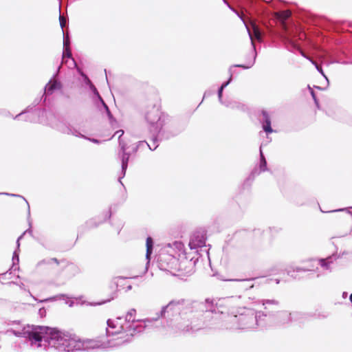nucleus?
I'll list each match as a JSON object with an SVG mask.
<instances>
[{
  "mask_svg": "<svg viewBox=\"0 0 352 352\" xmlns=\"http://www.w3.org/2000/svg\"><path fill=\"white\" fill-rule=\"evenodd\" d=\"M121 280H124V279L120 277L116 278L102 288L100 293L101 302H98L99 305L109 302L117 296L118 282Z\"/></svg>",
  "mask_w": 352,
  "mask_h": 352,
  "instance_id": "4",
  "label": "nucleus"
},
{
  "mask_svg": "<svg viewBox=\"0 0 352 352\" xmlns=\"http://www.w3.org/2000/svg\"><path fill=\"white\" fill-rule=\"evenodd\" d=\"M311 94H312L313 97H314V98H315V96H314V92H313V91L311 92Z\"/></svg>",
  "mask_w": 352,
  "mask_h": 352,
  "instance_id": "24",
  "label": "nucleus"
},
{
  "mask_svg": "<svg viewBox=\"0 0 352 352\" xmlns=\"http://www.w3.org/2000/svg\"><path fill=\"white\" fill-rule=\"evenodd\" d=\"M28 338L31 342L47 340L55 348L61 351L73 352L81 350L84 342L77 336L65 333L56 328L39 326L28 332Z\"/></svg>",
  "mask_w": 352,
  "mask_h": 352,
  "instance_id": "1",
  "label": "nucleus"
},
{
  "mask_svg": "<svg viewBox=\"0 0 352 352\" xmlns=\"http://www.w3.org/2000/svg\"><path fill=\"white\" fill-rule=\"evenodd\" d=\"M108 327L107 329V333L109 335H121L120 338L123 340V342H130L133 337V333L129 331H125L124 325L122 324V320L120 318H116L115 320L109 319L107 320Z\"/></svg>",
  "mask_w": 352,
  "mask_h": 352,
  "instance_id": "3",
  "label": "nucleus"
},
{
  "mask_svg": "<svg viewBox=\"0 0 352 352\" xmlns=\"http://www.w3.org/2000/svg\"><path fill=\"white\" fill-rule=\"evenodd\" d=\"M237 67H243V68H247L248 67H245L243 65H236Z\"/></svg>",
  "mask_w": 352,
  "mask_h": 352,
  "instance_id": "21",
  "label": "nucleus"
},
{
  "mask_svg": "<svg viewBox=\"0 0 352 352\" xmlns=\"http://www.w3.org/2000/svg\"><path fill=\"white\" fill-rule=\"evenodd\" d=\"M278 304V302L276 300H266L263 303L264 309L266 311V313L270 314V309L271 307H272V306L277 307Z\"/></svg>",
  "mask_w": 352,
  "mask_h": 352,
  "instance_id": "11",
  "label": "nucleus"
},
{
  "mask_svg": "<svg viewBox=\"0 0 352 352\" xmlns=\"http://www.w3.org/2000/svg\"><path fill=\"white\" fill-rule=\"evenodd\" d=\"M171 306V303H170L168 306H166V307L165 308L166 309H168Z\"/></svg>",
  "mask_w": 352,
  "mask_h": 352,
  "instance_id": "22",
  "label": "nucleus"
},
{
  "mask_svg": "<svg viewBox=\"0 0 352 352\" xmlns=\"http://www.w3.org/2000/svg\"><path fill=\"white\" fill-rule=\"evenodd\" d=\"M52 261L56 265H59L60 263H62L63 264L65 274L69 278L74 277L80 273L79 267L73 263L67 261H59L56 258H52Z\"/></svg>",
  "mask_w": 352,
  "mask_h": 352,
  "instance_id": "5",
  "label": "nucleus"
},
{
  "mask_svg": "<svg viewBox=\"0 0 352 352\" xmlns=\"http://www.w3.org/2000/svg\"><path fill=\"white\" fill-rule=\"evenodd\" d=\"M174 244L177 248H182L184 246L181 242H175Z\"/></svg>",
  "mask_w": 352,
  "mask_h": 352,
  "instance_id": "18",
  "label": "nucleus"
},
{
  "mask_svg": "<svg viewBox=\"0 0 352 352\" xmlns=\"http://www.w3.org/2000/svg\"><path fill=\"white\" fill-rule=\"evenodd\" d=\"M291 14L292 13L289 10H283L275 14L276 19L281 22L282 26L285 30H286L285 21L289 19Z\"/></svg>",
  "mask_w": 352,
  "mask_h": 352,
  "instance_id": "8",
  "label": "nucleus"
},
{
  "mask_svg": "<svg viewBox=\"0 0 352 352\" xmlns=\"http://www.w3.org/2000/svg\"><path fill=\"white\" fill-rule=\"evenodd\" d=\"M128 288H129V289H131V285H129V286H128Z\"/></svg>",
  "mask_w": 352,
  "mask_h": 352,
  "instance_id": "25",
  "label": "nucleus"
},
{
  "mask_svg": "<svg viewBox=\"0 0 352 352\" xmlns=\"http://www.w3.org/2000/svg\"><path fill=\"white\" fill-rule=\"evenodd\" d=\"M263 118L265 120V124H263V130L268 133H270L273 131L271 127V121L270 117L267 112L263 111Z\"/></svg>",
  "mask_w": 352,
  "mask_h": 352,
  "instance_id": "9",
  "label": "nucleus"
},
{
  "mask_svg": "<svg viewBox=\"0 0 352 352\" xmlns=\"http://www.w3.org/2000/svg\"><path fill=\"white\" fill-rule=\"evenodd\" d=\"M146 258L149 261L151 255L153 252V241L151 237L148 236L146 239Z\"/></svg>",
  "mask_w": 352,
  "mask_h": 352,
  "instance_id": "10",
  "label": "nucleus"
},
{
  "mask_svg": "<svg viewBox=\"0 0 352 352\" xmlns=\"http://www.w3.org/2000/svg\"><path fill=\"white\" fill-rule=\"evenodd\" d=\"M61 87V85L60 82L56 80H50L45 88V93L47 95H51L53 94L54 90L59 89Z\"/></svg>",
  "mask_w": 352,
  "mask_h": 352,
  "instance_id": "7",
  "label": "nucleus"
},
{
  "mask_svg": "<svg viewBox=\"0 0 352 352\" xmlns=\"http://www.w3.org/2000/svg\"><path fill=\"white\" fill-rule=\"evenodd\" d=\"M124 133V131L122 130L118 131L115 133V135H118V137L120 138L121 135H122Z\"/></svg>",
  "mask_w": 352,
  "mask_h": 352,
  "instance_id": "19",
  "label": "nucleus"
},
{
  "mask_svg": "<svg viewBox=\"0 0 352 352\" xmlns=\"http://www.w3.org/2000/svg\"><path fill=\"white\" fill-rule=\"evenodd\" d=\"M313 63L316 65V67L318 71H320L321 73L322 72L321 67H319L315 62L313 61Z\"/></svg>",
  "mask_w": 352,
  "mask_h": 352,
  "instance_id": "20",
  "label": "nucleus"
},
{
  "mask_svg": "<svg viewBox=\"0 0 352 352\" xmlns=\"http://www.w3.org/2000/svg\"><path fill=\"white\" fill-rule=\"evenodd\" d=\"M350 300H351V301L352 302V294L350 295Z\"/></svg>",
  "mask_w": 352,
  "mask_h": 352,
  "instance_id": "23",
  "label": "nucleus"
},
{
  "mask_svg": "<svg viewBox=\"0 0 352 352\" xmlns=\"http://www.w3.org/2000/svg\"><path fill=\"white\" fill-rule=\"evenodd\" d=\"M266 164H267L266 160H265L264 156L263 155V154H261V168L263 171L265 170Z\"/></svg>",
  "mask_w": 352,
  "mask_h": 352,
  "instance_id": "13",
  "label": "nucleus"
},
{
  "mask_svg": "<svg viewBox=\"0 0 352 352\" xmlns=\"http://www.w3.org/2000/svg\"><path fill=\"white\" fill-rule=\"evenodd\" d=\"M162 100L158 95L151 96L146 102L144 118L151 126L161 125L162 116Z\"/></svg>",
  "mask_w": 352,
  "mask_h": 352,
  "instance_id": "2",
  "label": "nucleus"
},
{
  "mask_svg": "<svg viewBox=\"0 0 352 352\" xmlns=\"http://www.w3.org/2000/svg\"><path fill=\"white\" fill-rule=\"evenodd\" d=\"M59 19H60V26L62 28H63L65 25V23H66L65 19L63 16H60Z\"/></svg>",
  "mask_w": 352,
  "mask_h": 352,
  "instance_id": "15",
  "label": "nucleus"
},
{
  "mask_svg": "<svg viewBox=\"0 0 352 352\" xmlns=\"http://www.w3.org/2000/svg\"><path fill=\"white\" fill-rule=\"evenodd\" d=\"M228 85V82L223 84L219 89V96L221 97L222 91L223 88Z\"/></svg>",
  "mask_w": 352,
  "mask_h": 352,
  "instance_id": "16",
  "label": "nucleus"
},
{
  "mask_svg": "<svg viewBox=\"0 0 352 352\" xmlns=\"http://www.w3.org/2000/svg\"><path fill=\"white\" fill-rule=\"evenodd\" d=\"M251 28H252V32L248 28V32H249L250 39L252 41V43L253 44L254 38L258 40V41H261V33L258 26L254 23H251Z\"/></svg>",
  "mask_w": 352,
  "mask_h": 352,
  "instance_id": "6",
  "label": "nucleus"
},
{
  "mask_svg": "<svg viewBox=\"0 0 352 352\" xmlns=\"http://www.w3.org/2000/svg\"><path fill=\"white\" fill-rule=\"evenodd\" d=\"M204 244V241H202V240H200V241H199V242H198V243H194V241H190V244H189V245H193V248H195V247H196V246H199V247H200V246H202Z\"/></svg>",
  "mask_w": 352,
  "mask_h": 352,
  "instance_id": "14",
  "label": "nucleus"
},
{
  "mask_svg": "<svg viewBox=\"0 0 352 352\" xmlns=\"http://www.w3.org/2000/svg\"><path fill=\"white\" fill-rule=\"evenodd\" d=\"M136 310L135 309H130L126 315V320L129 322H134L135 320Z\"/></svg>",
  "mask_w": 352,
  "mask_h": 352,
  "instance_id": "12",
  "label": "nucleus"
},
{
  "mask_svg": "<svg viewBox=\"0 0 352 352\" xmlns=\"http://www.w3.org/2000/svg\"><path fill=\"white\" fill-rule=\"evenodd\" d=\"M65 56H67V57H71V56H72V53H71L70 50L67 48V49L65 50Z\"/></svg>",
  "mask_w": 352,
  "mask_h": 352,
  "instance_id": "17",
  "label": "nucleus"
}]
</instances>
